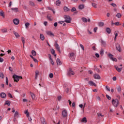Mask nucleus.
Wrapping results in <instances>:
<instances>
[{
	"label": "nucleus",
	"instance_id": "obj_56",
	"mask_svg": "<svg viewBox=\"0 0 124 124\" xmlns=\"http://www.w3.org/2000/svg\"><path fill=\"white\" fill-rule=\"evenodd\" d=\"M102 44L103 45V46H105L106 44L105 43V42L102 41Z\"/></svg>",
	"mask_w": 124,
	"mask_h": 124
},
{
	"label": "nucleus",
	"instance_id": "obj_44",
	"mask_svg": "<svg viewBox=\"0 0 124 124\" xmlns=\"http://www.w3.org/2000/svg\"><path fill=\"white\" fill-rule=\"evenodd\" d=\"M8 96L10 98H13V96H12V94L10 93H8Z\"/></svg>",
	"mask_w": 124,
	"mask_h": 124
},
{
	"label": "nucleus",
	"instance_id": "obj_62",
	"mask_svg": "<svg viewBox=\"0 0 124 124\" xmlns=\"http://www.w3.org/2000/svg\"><path fill=\"white\" fill-rule=\"evenodd\" d=\"M47 24H48V22L47 21H45L44 22V24L45 26H47Z\"/></svg>",
	"mask_w": 124,
	"mask_h": 124
},
{
	"label": "nucleus",
	"instance_id": "obj_43",
	"mask_svg": "<svg viewBox=\"0 0 124 124\" xmlns=\"http://www.w3.org/2000/svg\"><path fill=\"white\" fill-rule=\"evenodd\" d=\"M92 5L93 6V7H94V8H96L97 7L96 4L94 3H92Z\"/></svg>",
	"mask_w": 124,
	"mask_h": 124
},
{
	"label": "nucleus",
	"instance_id": "obj_20",
	"mask_svg": "<svg viewBox=\"0 0 124 124\" xmlns=\"http://www.w3.org/2000/svg\"><path fill=\"white\" fill-rule=\"evenodd\" d=\"M84 7H85V6L83 4L79 5L78 6V8L81 10H82V9H84Z\"/></svg>",
	"mask_w": 124,
	"mask_h": 124
},
{
	"label": "nucleus",
	"instance_id": "obj_9",
	"mask_svg": "<svg viewBox=\"0 0 124 124\" xmlns=\"http://www.w3.org/2000/svg\"><path fill=\"white\" fill-rule=\"evenodd\" d=\"M114 67L118 72H121V71H122V69H123V68H119V67H118L117 65H115Z\"/></svg>",
	"mask_w": 124,
	"mask_h": 124
},
{
	"label": "nucleus",
	"instance_id": "obj_37",
	"mask_svg": "<svg viewBox=\"0 0 124 124\" xmlns=\"http://www.w3.org/2000/svg\"><path fill=\"white\" fill-rule=\"evenodd\" d=\"M56 5H58V6L61 5V1L60 0H57L56 1Z\"/></svg>",
	"mask_w": 124,
	"mask_h": 124
},
{
	"label": "nucleus",
	"instance_id": "obj_55",
	"mask_svg": "<svg viewBox=\"0 0 124 124\" xmlns=\"http://www.w3.org/2000/svg\"><path fill=\"white\" fill-rule=\"evenodd\" d=\"M50 63L52 65H54V62H53V59L50 60Z\"/></svg>",
	"mask_w": 124,
	"mask_h": 124
},
{
	"label": "nucleus",
	"instance_id": "obj_49",
	"mask_svg": "<svg viewBox=\"0 0 124 124\" xmlns=\"http://www.w3.org/2000/svg\"><path fill=\"white\" fill-rule=\"evenodd\" d=\"M80 46L81 49L83 50V51H84L85 50V48H84V46H83V45L82 44H80Z\"/></svg>",
	"mask_w": 124,
	"mask_h": 124
},
{
	"label": "nucleus",
	"instance_id": "obj_12",
	"mask_svg": "<svg viewBox=\"0 0 124 124\" xmlns=\"http://www.w3.org/2000/svg\"><path fill=\"white\" fill-rule=\"evenodd\" d=\"M21 41L23 43V48H25V43H26V41L25 40V38L24 37H21Z\"/></svg>",
	"mask_w": 124,
	"mask_h": 124
},
{
	"label": "nucleus",
	"instance_id": "obj_33",
	"mask_svg": "<svg viewBox=\"0 0 124 124\" xmlns=\"http://www.w3.org/2000/svg\"><path fill=\"white\" fill-rule=\"evenodd\" d=\"M118 33H119V32L115 31L114 33L115 34V37H114V40H116V39L117 38V37L118 36Z\"/></svg>",
	"mask_w": 124,
	"mask_h": 124
},
{
	"label": "nucleus",
	"instance_id": "obj_25",
	"mask_svg": "<svg viewBox=\"0 0 124 124\" xmlns=\"http://www.w3.org/2000/svg\"><path fill=\"white\" fill-rule=\"evenodd\" d=\"M81 20H82V22H84V23H87V22H88V19H87V18H86L85 17H82L81 18Z\"/></svg>",
	"mask_w": 124,
	"mask_h": 124
},
{
	"label": "nucleus",
	"instance_id": "obj_15",
	"mask_svg": "<svg viewBox=\"0 0 124 124\" xmlns=\"http://www.w3.org/2000/svg\"><path fill=\"white\" fill-rule=\"evenodd\" d=\"M93 77L94 79H100V76H99L98 75L96 74L93 75Z\"/></svg>",
	"mask_w": 124,
	"mask_h": 124
},
{
	"label": "nucleus",
	"instance_id": "obj_36",
	"mask_svg": "<svg viewBox=\"0 0 124 124\" xmlns=\"http://www.w3.org/2000/svg\"><path fill=\"white\" fill-rule=\"evenodd\" d=\"M31 54H32V56H36V52H35V51H34V50L31 51Z\"/></svg>",
	"mask_w": 124,
	"mask_h": 124
},
{
	"label": "nucleus",
	"instance_id": "obj_61",
	"mask_svg": "<svg viewBox=\"0 0 124 124\" xmlns=\"http://www.w3.org/2000/svg\"><path fill=\"white\" fill-rule=\"evenodd\" d=\"M33 61L34 62H38V61H37L36 59L34 58L33 59Z\"/></svg>",
	"mask_w": 124,
	"mask_h": 124
},
{
	"label": "nucleus",
	"instance_id": "obj_17",
	"mask_svg": "<svg viewBox=\"0 0 124 124\" xmlns=\"http://www.w3.org/2000/svg\"><path fill=\"white\" fill-rule=\"evenodd\" d=\"M13 33L15 34V35L16 38H19L20 37V35H19V34H18L17 32L14 31Z\"/></svg>",
	"mask_w": 124,
	"mask_h": 124
},
{
	"label": "nucleus",
	"instance_id": "obj_21",
	"mask_svg": "<svg viewBox=\"0 0 124 124\" xmlns=\"http://www.w3.org/2000/svg\"><path fill=\"white\" fill-rule=\"evenodd\" d=\"M41 120L42 124H47V123H46V122H45V119H44V118H41Z\"/></svg>",
	"mask_w": 124,
	"mask_h": 124
},
{
	"label": "nucleus",
	"instance_id": "obj_19",
	"mask_svg": "<svg viewBox=\"0 0 124 124\" xmlns=\"http://www.w3.org/2000/svg\"><path fill=\"white\" fill-rule=\"evenodd\" d=\"M29 5H30V6L33 7L35 5V4H34V2H33L31 1H29Z\"/></svg>",
	"mask_w": 124,
	"mask_h": 124
},
{
	"label": "nucleus",
	"instance_id": "obj_58",
	"mask_svg": "<svg viewBox=\"0 0 124 124\" xmlns=\"http://www.w3.org/2000/svg\"><path fill=\"white\" fill-rule=\"evenodd\" d=\"M72 107H73V108H75V102H73L72 103Z\"/></svg>",
	"mask_w": 124,
	"mask_h": 124
},
{
	"label": "nucleus",
	"instance_id": "obj_22",
	"mask_svg": "<svg viewBox=\"0 0 124 124\" xmlns=\"http://www.w3.org/2000/svg\"><path fill=\"white\" fill-rule=\"evenodd\" d=\"M1 32H3V33H5V32H7V29H2L1 30Z\"/></svg>",
	"mask_w": 124,
	"mask_h": 124
},
{
	"label": "nucleus",
	"instance_id": "obj_4",
	"mask_svg": "<svg viewBox=\"0 0 124 124\" xmlns=\"http://www.w3.org/2000/svg\"><path fill=\"white\" fill-rule=\"evenodd\" d=\"M54 46L55 47L57 51L61 53V47H60V46L59 45V44H58V43H57V42H55L54 44Z\"/></svg>",
	"mask_w": 124,
	"mask_h": 124
},
{
	"label": "nucleus",
	"instance_id": "obj_34",
	"mask_svg": "<svg viewBox=\"0 0 124 124\" xmlns=\"http://www.w3.org/2000/svg\"><path fill=\"white\" fill-rule=\"evenodd\" d=\"M108 57L110 59V60H111L113 58L114 56L111 54V53H109L108 54Z\"/></svg>",
	"mask_w": 124,
	"mask_h": 124
},
{
	"label": "nucleus",
	"instance_id": "obj_3",
	"mask_svg": "<svg viewBox=\"0 0 124 124\" xmlns=\"http://www.w3.org/2000/svg\"><path fill=\"white\" fill-rule=\"evenodd\" d=\"M64 18L65 19L64 22L67 23L68 24L71 23V18H70V16L64 15Z\"/></svg>",
	"mask_w": 124,
	"mask_h": 124
},
{
	"label": "nucleus",
	"instance_id": "obj_2",
	"mask_svg": "<svg viewBox=\"0 0 124 124\" xmlns=\"http://www.w3.org/2000/svg\"><path fill=\"white\" fill-rule=\"evenodd\" d=\"M112 105L113 106H114V107H118V106H119V100H118V99H113L112 101Z\"/></svg>",
	"mask_w": 124,
	"mask_h": 124
},
{
	"label": "nucleus",
	"instance_id": "obj_10",
	"mask_svg": "<svg viewBox=\"0 0 124 124\" xmlns=\"http://www.w3.org/2000/svg\"><path fill=\"white\" fill-rule=\"evenodd\" d=\"M116 48L117 50L118 51H119V52H121V46H120V44H117L116 45Z\"/></svg>",
	"mask_w": 124,
	"mask_h": 124
},
{
	"label": "nucleus",
	"instance_id": "obj_5",
	"mask_svg": "<svg viewBox=\"0 0 124 124\" xmlns=\"http://www.w3.org/2000/svg\"><path fill=\"white\" fill-rule=\"evenodd\" d=\"M62 116L63 118H67V110L66 109H64L62 111Z\"/></svg>",
	"mask_w": 124,
	"mask_h": 124
},
{
	"label": "nucleus",
	"instance_id": "obj_57",
	"mask_svg": "<svg viewBox=\"0 0 124 124\" xmlns=\"http://www.w3.org/2000/svg\"><path fill=\"white\" fill-rule=\"evenodd\" d=\"M4 60L2 58L0 57V62H3Z\"/></svg>",
	"mask_w": 124,
	"mask_h": 124
},
{
	"label": "nucleus",
	"instance_id": "obj_50",
	"mask_svg": "<svg viewBox=\"0 0 124 124\" xmlns=\"http://www.w3.org/2000/svg\"><path fill=\"white\" fill-rule=\"evenodd\" d=\"M113 7H117V5L115 3H111L110 4Z\"/></svg>",
	"mask_w": 124,
	"mask_h": 124
},
{
	"label": "nucleus",
	"instance_id": "obj_31",
	"mask_svg": "<svg viewBox=\"0 0 124 124\" xmlns=\"http://www.w3.org/2000/svg\"><path fill=\"white\" fill-rule=\"evenodd\" d=\"M81 123H87V118L84 117L81 120Z\"/></svg>",
	"mask_w": 124,
	"mask_h": 124
},
{
	"label": "nucleus",
	"instance_id": "obj_1",
	"mask_svg": "<svg viewBox=\"0 0 124 124\" xmlns=\"http://www.w3.org/2000/svg\"><path fill=\"white\" fill-rule=\"evenodd\" d=\"M13 78H14V82H18V81L20 80V79H23V77L21 76H17L16 75H14L13 76Z\"/></svg>",
	"mask_w": 124,
	"mask_h": 124
},
{
	"label": "nucleus",
	"instance_id": "obj_32",
	"mask_svg": "<svg viewBox=\"0 0 124 124\" xmlns=\"http://www.w3.org/2000/svg\"><path fill=\"white\" fill-rule=\"evenodd\" d=\"M5 105H7L8 106H10V101H6L5 102Z\"/></svg>",
	"mask_w": 124,
	"mask_h": 124
},
{
	"label": "nucleus",
	"instance_id": "obj_42",
	"mask_svg": "<svg viewBox=\"0 0 124 124\" xmlns=\"http://www.w3.org/2000/svg\"><path fill=\"white\" fill-rule=\"evenodd\" d=\"M115 26H121V24L119 22H115L113 23Z\"/></svg>",
	"mask_w": 124,
	"mask_h": 124
},
{
	"label": "nucleus",
	"instance_id": "obj_24",
	"mask_svg": "<svg viewBox=\"0 0 124 124\" xmlns=\"http://www.w3.org/2000/svg\"><path fill=\"white\" fill-rule=\"evenodd\" d=\"M117 18H120L122 17V14L120 13H118L116 14Z\"/></svg>",
	"mask_w": 124,
	"mask_h": 124
},
{
	"label": "nucleus",
	"instance_id": "obj_59",
	"mask_svg": "<svg viewBox=\"0 0 124 124\" xmlns=\"http://www.w3.org/2000/svg\"><path fill=\"white\" fill-rule=\"evenodd\" d=\"M95 55L96 58H99V54L98 53H95Z\"/></svg>",
	"mask_w": 124,
	"mask_h": 124
},
{
	"label": "nucleus",
	"instance_id": "obj_40",
	"mask_svg": "<svg viewBox=\"0 0 124 124\" xmlns=\"http://www.w3.org/2000/svg\"><path fill=\"white\" fill-rule=\"evenodd\" d=\"M2 78V79H3L4 78V75L2 73H0V78Z\"/></svg>",
	"mask_w": 124,
	"mask_h": 124
},
{
	"label": "nucleus",
	"instance_id": "obj_41",
	"mask_svg": "<svg viewBox=\"0 0 124 124\" xmlns=\"http://www.w3.org/2000/svg\"><path fill=\"white\" fill-rule=\"evenodd\" d=\"M50 51H51V53L52 54V55H55V49L52 48L50 49Z\"/></svg>",
	"mask_w": 124,
	"mask_h": 124
},
{
	"label": "nucleus",
	"instance_id": "obj_8",
	"mask_svg": "<svg viewBox=\"0 0 124 124\" xmlns=\"http://www.w3.org/2000/svg\"><path fill=\"white\" fill-rule=\"evenodd\" d=\"M88 84L90 85V86H94V87H96V84H95L93 81H89Z\"/></svg>",
	"mask_w": 124,
	"mask_h": 124
},
{
	"label": "nucleus",
	"instance_id": "obj_45",
	"mask_svg": "<svg viewBox=\"0 0 124 124\" xmlns=\"http://www.w3.org/2000/svg\"><path fill=\"white\" fill-rule=\"evenodd\" d=\"M35 73L36 76H38V75H39V71L37 70L35 71Z\"/></svg>",
	"mask_w": 124,
	"mask_h": 124
},
{
	"label": "nucleus",
	"instance_id": "obj_48",
	"mask_svg": "<svg viewBox=\"0 0 124 124\" xmlns=\"http://www.w3.org/2000/svg\"><path fill=\"white\" fill-rule=\"evenodd\" d=\"M94 70H96L98 73L100 72V70L99 69H98L96 67H95Z\"/></svg>",
	"mask_w": 124,
	"mask_h": 124
},
{
	"label": "nucleus",
	"instance_id": "obj_29",
	"mask_svg": "<svg viewBox=\"0 0 124 124\" xmlns=\"http://www.w3.org/2000/svg\"><path fill=\"white\" fill-rule=\"evenodd\" d=\"M40 36L41 40H44V39H45V37H44V35H43V34H40Z\"/></svg>",
	"mask_w": 124,
	"mask_h": 124
},
{
	"label": "nucleus",
	"instance_id": "obj_30",
	"mask_svg": "<svg viewBox=\"0 0 124 124\" xmlns=\"http://www.w3.org/2000/svg\"><path fill=\"white\" fill-rule=\"evenodd\" d=\"M100 54L101 56H103V55L104 54V50H103V49H101L100 51Z\"/></svg>",
	"mask_w": 124,
	"mask_h": 124
},
{
	"label": "nucleus",
	"instance_id": "obj_16",
	"mask_svg": "<svg viewBox=\"0 0 124 124\" xmlns=\"http://www.w3.org/2000/svg\"><path fill=\"white\" fill-rule=\"evenodd\" d=\"M46 34L48 35H50V36H52V35L54 36V35H55L53 34V32H52V31H46Z\"/></svg>",
	"mask_w": 124,
	"mask_h": 124
},
{
	"label": "nucleus",
	"instance_id": "obj_39",
	"mask_svg": "<svg viewBox=\"0 0 124 124\" xmlns=\"http://www.w3.org/2000/svg\"><path fill=\"white\" fill-rule=\"evenodd\" d=\"M70 57L72 59H74V53H71L70 54Z\"/></svg>",
	"mask_w": 124,
	"mask_h": 124
},
{
	"label": "nucleus",
	"instance_id": "obj_46",
	"mask_svg": "<svg viewBox=\"0 0 124 124\" xmlns=\"http://www.w3.org/2000/svg\"><path fill=\"white\" fill-rule=\"evenodd\" d=\"M106 97H107V98L108 99V100H111V97H110L109 95H106Z\"/></svg>",
	"mask_w": 124,
	"mask_h": 124
},
{
	"label": "nucleus",
	"instance_id": "obj_47",
	"mask_svg": "<svg viewBox=\"0 0 124 124\" xmlns=\"http://www.w3.org/2000/svg\"><path fill=\"white\" fill-rule=\"evenodd\" d=\"M74 11H76V8L73 7L71 9V12H74Z\"/></svg>",
	"mask_w": 124,
	"mask_h": 124
},
{
	"label": "nucleus",
	"instance_id": "obj_11",
	"mask_svg": "<svg viewBox=\"0 0 124 124\" xmlns=\"http://www.w3.org/2000/svg\"><path fill=\"white\" fill-rule=\"evenodd\" d=\"M13 22H14V23L15 24V25H18L19 23V19H18L17 18L14 19Z\"/></svg>",
	"mask_w": 124,
	"mask_h": 124
},
{
	"label": "nucleus",
	"instance_id": "obj_51",
	"mask_svg": "<svg viewBox=\"0 0 124 124\" xmlns=\"http://www.w3.org/2000/svg\"><path fill=\"white\" fill-rule=\"evenodd\" d=\"M6 85H8V78L6 77Z\"/></svg>",
	"mask_w": 124,
	"mask_h": 124
},
{
	"label": "nucleus",
	"instance_id": "obj_60",
	"mask_svg": "<svg viewBox=\"0 0 124 124\" xmlns=\"http://www.w3.org/2000/svg\"><path fill=\"white\" fill-rule=\"evenodd\" d=\"M113 81H116L117 80V78L116 77H114L112 78Z\"/></svg>",
	"mask_w": 124,
	"mask_h": 124
},
{
	"label": "nucleus",
	"instance_id": "obj_26",
	"mask_svg": "<svg viewBox=\"0 0 124 124\" xmlns=\"http://www.w3.org/2000/svg\"><path fill=\"white\" fill-rule=\"evenodd\" d=\"M63 9L65 12H67V11H69V8H68L67 7H66V6L64 7Z\"/></svg>",
	"mask_w": 124,
	"mask_h": 124
},
{
	"label": "nucleus",
	"instance_id": "obj_7",
	"mask_svg": "<svg viewBox=\"0 0 124 124\" xmlns=\"http://www.w3.org/2000/svg\"><path fill=\"white\" fill-rule=\"evenodd\" d=\"M19 113L17 111H16L14 116V122H16L17 120V116H18Z\"/></svg>",
	"mask_w": 124,
	"mask_h": 124
},
{
	"label": "nucleus",
	"instance_id": "obj_14",
	"mask_svg": "<svg viewBox=\"0 0 124 124\" xmlns=\"http://www.w3.org/2000/svg\"><path fill=\"white\" fill-rule=\"evenodd\" d=\"M0 96L2 98H4L6 97V94H5L4 93H0Z\"/></svg>",
	"mask_w": 124,
	"mask_h": 124
},
{
	"label": "nucleus",
	"instance_id": "obj_23",
	"mask_svg": "<svg viewBox=\"0 0 124 124\" xmlns=\"http://www.w3.org/2000/svg\"><path fill=\"white\" fill-rule=\"evenodd\" d=\"M11 10H12L14 12H18V8H12Z\"/></svg>",
	"mask_w": 124,
	"mask_h": 124
},
{
	"label": "nucleus",
	"instance_id": "obj_54",
	"mask_svg": "<svg viewBox=\"0 0 124 124\" xmlns=\"http://www.w3.org/2000/svg\"><path fill=\"white\" fill-rule=\"evenodd\" d=\"M111 61H113V62H117V59L115 58H113L112 59H111Z\"/></svg>",
	"mask_w": 124,
	"mask_h": 124
},
{
	"label": "nucleus",
	"instance_id": "obj_27",
	"mask_svg": "<svg viewBox=\"0 0 124 124\" xmlns=\"http://www.w3.org/2000/svg\"><path fill=\"white\" fill-rule=\"evenodd\" d=\"M0 16H2L3 18H4V13L1 11H0Z\"/></svg>",
	"mask_w": 124,
	"mask_h": 124
},
{
	"label": "nucleus",
	"instance_id": "obj_13",
	"mask_svg": "<svg viewBox=\"0 0 124 124\" xmlns=\"http://www.w3.org/2000/svg\"><path fill=\"white\" fill-rule=\"evenodd\" d=\"M56 62L58 65H61L62 63V62L61 61V60H60L59 58H57Z\"/></svg>",
	"mask_w": 124,
	"mask_h": 124
},
{
	"label": "nucleus",
	"instance_id": "obj_53",
	"mask_svg": "<svg viewBox=\"0 0 124 124\" xmlns=\"http://www.w3.org/2000/svg\"><path fill=\"white\" fill-rule=\"evenodd\" d=\"M106 89L107 90V91H108V92H110V88L109 87H108V86H107L106 87Z\"/></svg>",
	"mask_w": 124,
	"mask_h": 124
},
{
	"label": "nucleus",
	"instance_id": "obj_35",
	"mask_svg": "<svg viewBox=\"0 0 124 124\" xmlns=\"http://www.w3.org/2000/svg\"><path fill=\"white\" fill-rule=\"evenodd\" d=\"M25 26L26 29H28L29 26H30V23L27 22V23H25Z\"/></svg>",
	"mask_w": 124,
	"mask_h": 124
},
{
	"label": "nucleus",
	"instance_id": "obj_6",
	"mask_svg": "<svg viewBox=\"0 0 124 124\" xmlns=\"http://www.w3.org/2000/svg\"><path fill=\"white\" fill-rule=\"evenodd\" d=\"M75 74V73L73 72L72 70V69L70 68L68 71L67 75L69 76H71V75H74Z\"/></svg>",
	"mask_w": 124,
	"mask_h": 124
},
{
	"label": "nucleus",
	"instance_id": "obj_63",
	"mask_svg": "<svg viewBox=\"0 0 124 124\" xmlns=\"http://www.w3.org/2000/svg\"><path fill=\"white\" fill-rule=\"evenodd\" d=\"M65 92L66 93H68V92H69V88L66 89Z\"/></svg>",
	"mask_w": 124,
	"mask_h": 124
},
{
	"label": "nucleus",
	"instance_id": "obj_38",
	"mask_svg": "<svg viewBox=\"0 0 124 124\" xmlns=\"http://www.w3.org/2000/svg\"><path fill=\"white\" fill-rule=\"evenodd\" d=\"M99 27H103L104 26V23L102 22H100L98 24Z\"/></svg>",
	"mask_w": 124,
	"mask_h": 124
},
{
	"label": "nucleus",
	"instance_id": "obj_64",
	"mask_svg": "<svg viewBox=\"0 0 124 124\" xmlns=\"http://www.w3.org/2000/svg\"><path fill=\"white\" fill-rule=\"evenodd\" d=\"M61 99H62V96H58V100L60 101L61 100Z\"/></svg>",
	"mask_w": 124,
	"mask_h": 124
},
{
	"label": "nucleus",
	"instance_id": "obj_18",
	"mask_svg": "<svg viewBox=\"0 0 124 124\" xmlns=\"http://www.w3.org/2000/svg\"><path fill=\"white\" fill-rule=\"evenodd\" d=\"M30 94L31 95V97L32 98V99L33 100H34V98H35V95L33 93H32L31 92L30 93Z\"/></svg>",
	"mask_w": 124,
	"mask_h": 124
},
{
	"label": "nucleus",
	"instance_id": "obj_52",
	"mask_svg": "<svg viewBox=\"0 0 124 124\" xmlns=\"http://www.w3.org/2000/svg\"><path fill=\"white\" fill-rule=\"evenodd\" d=\"M49 76V78H53V77H54V75H53V74L52 73H50Z\"/></svg>",
	"mask_w": 124,
	"mask_h": 124
},
{
	"label": "nucleus",
	"instance_id": "obj_28",
	"mask_svg": "<svg viewBox=\"0 0 124 124\" xmlns=\"http://www.w3.org/2000/svg\"><path fill=\"white\" fill-rule=\"evenodd\" d=\"M106 31L108 32V33L109 34L111 33V29H110L109 28H107L106 29Z\"/></svg>",
	"mask_w": 124,
	"mask_h": 124
}]
</instances>
